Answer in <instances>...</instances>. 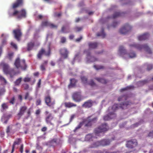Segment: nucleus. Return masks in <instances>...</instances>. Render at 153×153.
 <instances>
[{
	"mask_svg": "<svg viewBox=\"0 0 153 153\" xmlns=\"http://www.w3.org/2000/svg\"><path fill=\"white\" fill-rule=\"evenodd\" d=\"M131 102L127 101L122 102L118 105L117 104H114L111 107H109L108 111H110L108 115L105 116L103 117V120H108L111 119L115 118L116 116V114L114 113L119 108L122 109H125L127 106L131 104Z\"/></svg>",
	"mask_w": 153,
	"mask_h": 153,
	"instance_id": "1",
	"label": "nucleus"
},
{
	"mask_svg": "<svg viewBox=\"0 0 153 153\" xmlns=\"http://www.w3.org/2000/svg\"><path fill=\"white\" fill-rule=\"evenodd\" d=\"M1 65L3 67V71L4 73L10 75L11 78H13L16 75L17 73L15 71L14 68H10L9 65L7 64L2 62Z\"/></svg>",
	"mask_w": 153,
	"mask_h": 153,
	"instance_id": "2",
	"label": "nucleus"
},
{
	"mask_svg": "<svg viewBox=\"0 0 153 153\" xmlns=\"http://www.w3.org/2000/svg\"><path fill=\"white\" fill-rule=\"evenodd\" d=\"M8 14L9 16L10 17L16 16L17 18L18 19L25 18L26 17V12L24 9H22L19 11L14 10L13 13L9 12Z\"/></svg>",
	"mask_w": 153,
	"mask_h": 153,
	"instance_id": "3",
	"label": "nucleus"
},
{
	"mask_svg": "<svg viewBox=\"0 0 153 153\" xmlns=\"http://www.w3.org/2000/svg\"><path fill=\"white\" fill-rule=\"evenodd\" d=\"M14 65L16 68H20L24 70H25L27 67L25 60L24 59L21 60L19 57L16 59Z\"/></svg>",
	"mask_w": 153,
	"mask_h": 153,
	"instance_id": "4",
	"label": "nucleus"
},
{
	"mask_svg": "<svg viewBox=\"0 0 153 153\" xmlns=\"http://www.w3.org/2000/svg\"><path fill=\"white\" fill-rule=\"evenodd\" d=\"M130 47H134L139 50H141L142 49H144L146 52L149 54H152V51L150 48L147 45H140L138 44L134 43L130 45Z\"/></svg>",
	"mask_w": 153,
	"mask_h": 153,
	"instance_id": "5",
	"label": "nucleus"
},
{
	"mask_svg": "<svg viewBox=\"0 0 153 153\" xmlns=\"http://www.w3.org/2000/svg\"><path fill=\"white\" fill-rule=\"evenodd\" d=\"M108 127L106 123L102 124L98 127L95 128L94 132L96 135L99 136V134L108 130Z\"/></svg>",
	"mask_w": 153,
	"mask_h": 153,
	"instance_id": "6",
	"label": "nucleus"
},
{
	"mask_svg": "<svg viewBox=\"0 0 153 153\" xmlns=\"http://www.w3.org/2000/svg\"><path fill=\"white\" fill-rule=\"evenodd\" d=\"M45 100L46 105L51 109L54 108V105L55 104V101L52 100L50 96L48 95L45 97Z\"/></svg>",
	"mask_w": 153,
	"mask_h": 153,
	"instance_id": "7",
	"label": "nucleus"
},
{
	"mask_svg": "<svg viewBox=\"0 0 153 153\" xmlns=\"http://www.w3.org/2000/svg\"><path fill=\"white\" fill-rule=\"evenodd\" d=\"M13 33L14 38L18 41H19L21 39V38L22 35V33L21 29L19 28L13 30Z\"/></svg>",
	"mask_w": 153,
	"mask_h": 153,
	"instance_id": "8",
	"label": "nucleus"
},
{
	"mask_svg": "<svg viewBox=\"0 0 153 153\" xmlns=\"http://www.w3.org/2000/svg\"><path fill=\"white\" fill-rule=\"evenodd\" d=\"M45 114L46 115L45 121L47 124H50L51 125H53V124L51 122V121L53 119V117L52 114L49 113L48 111H46Z\"/></svg>",
	"mask_w": 153,
	"mask_h": 153,
	"instance_id": "9",
	"label": "nucleus"
},
{
	"mask_svg": "<svg viewBox=\"0 0 153 153\" xmlns=\"http://www.w3.org/2000/svg\"><path fill=\"white\" fill-rule=\"evenodd\" d=\"M137 145V143L136 139H133L126 141V146L129 148H133Z\"/></svg>",
	"mask_w": 153,
	"mask_h": 153,
	"instance_id": "10",
	"label": "nucleus"
},
{
	"mask_svg": "<svg viewBox=\"0 0 153 153\" xmlns=\"http://www.w3.org/2000/svg\"><path fill=\"white\" fill-rule=\"evenodd\" d=\"M131 27L128 24H126L120 30V33L122 34H125L131 29Z\"/></svg>",
	"mask_w": 153,
	"mask_h": 153,
	"instance_id": "11",
	"label": "nucleus"
},
{
	"mask_svg": "<svg viewBox=\"0 0 153 153\" xmlns=\"http://www.w3.org/2000/svg\"><path fill=\"white\" fill-rule=\"evenodd\" d=\"M114 140V138H112L111 139H104L100 141V146H106L110 144L111 142Z\"/></svg>",
	"mask_w": 153,
	"mask_h": 153,
	"instance_id": "12",
	"label": "nucleus"
},
{
	"mask_svg": "<svg viewBox=\"0 0 153 153\" xmlns=\"http://www.w3.org/2000/svg\"><path fill=\"white\" fill-rule=\"evenodd\" d=\"M73 100L76 102H79L81 100L80 93L79 92L74 93L72 95Z\"/></svg>",
	"mask_w": 153,
	"mask_h": 153,
	"instance_id": "13",
	"label": "nucleus"
},
{
	"mask_svg": "<svg viewBox=\"0 0 153 153\" xmlns=\"http://www.w3.org/2000/svg\"><path fill=\"white\" fill-rule=\"evenodd\" d=\"M27 109V106L25 105L21 106L20 107L19 112L17 114L18 120H19L21 117L24 115Z\"/></svg>",
	"mask_w": 153,
	"mask_h": 153,
	"instance_id": "14",
	"label": "nucleus"
},
{
	"mask_svg": "<svg viewBox=\"0 0 153 153\" xmlns=\"http://www.w3.org/2000/svg\"><path fill=\"white\" fill-rule=\"evenodd\" d=\"M23 0H16V2L14 3L12 5V8L15 9L23 5Z\"/></svg>",
	"mask_w": 153,
	"mask_h": 153,
	"instance_id": "15",
	"label": "nucleus"
},
{
	"mask_svg": "<svg viewBox=\"0 0 153 153\" xmlns=\"http://www.w3.org/2000/svg\"><path fill=\"white\" fill-rule=\"evenodd\" d=\"M93 102L91 100H89L85 102L82 105V107L85 108H89L91 107L93 105Z\"/></svg>",
	"mask_w": 153,
	"mask_h": 153,
	"instance_id": "16",
	"label": "nucleus"
},
{
	"mask_svg": "<svg viewBox=\"0 0 153 153\" xmlns=\"http://www.w3.org/2000/svg\"><path fill=\"white\" fill-rule=\"evenodd\" d=\"M22 139L20 138H17L16 139L15 141L13 143L12 145V150L11 153H13L14 151L15 146L16 145H19L21 142Z\"/></svg>",
	"mask_w": 153,
	"mask_h": 153,
	"instance_id": "17",
	"label": "nucleus"
},
{
	"mask_svg": "<svg viewBox=\"0 0 153 153\" xmlns=\"http://www.w3.org/2000/svg\"><path fill=\"white\" fill-rule=\"evenodd\" d=\"M60 52L61 55L65 58H66L67 57L68 52L66 48H63L61 49L60 51Z\"/></svg>",
	"mask_w": 153,
	"mask_h": 153,
	"instance_id": "18",
	"label": "nucleus"
},
{
	"mask_svg": "<svg viewBox=\"0 0 153 153\" xmlns=\"http://www.w3.org/2000/svg\"><path fill=\"white\" fill-rule=\"evenodd\" d=\"M149 37V34L147 33H145L138 36V39L139 41L145 40L147 39Z\"/></svg>",
	"mask_w": 153,
	"mask_h": 153,
	"instance_id": "19",
	"label": "nucleus"
},
{
	"mask_svg": "<svg viewBox=\"0 0 153 153\" xmlns=\"http://www.w3.org/2000/svg\"><path fill=\"white\" fill-rule=\"evenodd\" d=\"M119 51L120 55L122 56H123L124 55L127 54L126 50L122 46H120L119 49Z\"/></svg>",
	"mask_w": 153,
	"mask_h": 153,
	"instance_id": "20",
	"label": "nucleus"
},
{
	"mask_svg": "<svg viewBox=\"0 0 153 153\" xmlns=\"http://www.w3.org/2000/svg\"><path fill=\"white\" fill-rule=\"evenodd\" d=\"M70 83L68 85V88H70L75 86L77 82V80L74 79H70Z\"/></svg>",
	"mask_w": 153,
	"mask_h": 153,
	"instance_id": "21",
	"label": "nucleus"
},
{
	"mask_svg": "<svg viewBox=\"0 0 153 153\" xmlns=\"http://www.w3.org/2000/svg\"><path fill=\"white\" fill-rule=\"evenodd\" d=\"M61 31L63 33H67L70 32V29L68 26H63L61 29Z\"/></svg>",
	"mask_w": 153,
	"mask_h": 153,
	"instance_id": "22",
	"label": "nucleus"
},
{
	"mask_svg": "<svg viewBox=\"0 0 153 153\" xmlns=\"http://www.w3.org/2000/svg\"><path fill=\"white\" fill-rule=\"evenodd\" d=\"M64 105L65 107L67 108H71L72 107H75L76 106V105L71 102H65Z\"/></svg>",
	"mask_w": 153,
	"mask_h": 153,
	"instance_id": "23",
	"label": "nucleus"
},
{
	"mask_svg": "<svg viewBox=\"0 0 153 153\" xmlns=\"http://www.w3.org/2000/svg\"><path fill=\"white\" fill-rule=\"evenodd\" d=\"M97 120V117H92V115L88 117L87 118V120H90L93 124L96 123Z\"/></svg>",
	"mask_w": 153,
	"mask_h": 153,
	"instance_id": "24",
	"label": "nucleus"
},
{
	"mask_svg": "<svg viewBox=\"0 0 153 153\" xmlns=\"http://www.w3.org/2000/svg\"><path fill=\"white\" fill-rule=\"evenodd\" d=\"M34 43L33 42H30L27 44V50L28 51H30L32 49L34 46Z\"/></svg>",
	"mask_w": 153,
	"mask_h": 153,
	"instance_id": "25",
	"label": "nucleus"
},
{
	"mask_svg": "<svg viewBox=\"0 0 153 153\" xmlns=\"http://www.w3.org/2000/svg\"><path fill=\"white\" fill-rule=\"evenodd\" d=\"M94 138H95V137L92 134H88L86 136L85 140L87 141H90L93 140Z\"/></svg>",
	"mask_w": 153,
	"mask_h": 153,
	"instance_id": "26",
	"label": "nucleus"
},
{
	"mask_svg": "<svg viewBox=\"0 0 153 153\" xmlns=\"http://www.w3.org/2000/svg\"><path fill=\"white\" fill-rule=\"evenodd\" d=\"M45 52V50L43 48L41 49L40 51H39L38 54H37V58L39 59H41L42 58V55Z\"/></svg>",
	"mask_w": 153,
	"mask_h": 153,
	"instance_id": "27",
	"label": "nucleus"
},
{
	"mask_svg": "<svg viewBox=\"0 0 153 153\" xmlns=\"http://www.w3.org/2000/svg\"><path fill=\"white\" fill-rule=\"evenodd\" d=\"M97 45L98 44L97 42H91L88 44L89 49L95 48L97 47Z\"/></svg>",
	"mask_w": 153,
	"mask_h": 153,
	"instance_id": "28",
	"label": "nucleus"
},
{
	"mask_svg": "<svg viewBox=\"0 0 153 153\" xmlns=\"http://www.w3.org/2000/svg\"><path fill=\"white\" fill-rule=\"evenodd\" d=\"M94 79L97 80L98 82L102 83L105 84L106 83L108 82L107 80L105 79L104 78L96 77Z\"/></svg>",
	"mask_w": 153,
	"mask_h": 153,
	"instance_id": "29",
	"label": "nucleus"
},
{
	"mask_svg": "<svg viewBox=\"0 0 153 153\" xmlns=\"http://www.w3.org/2000/svg\"><path fill=\"white\" fill-rule=\"evenodd\" d=\"M100 146V141H98L93 143L91 145L89 146V148H95Z\"/></svg>",
	"mask_w": 153,
	"mask_h": 153,
	"instance_id": "30",
	"label": "nucleus"
},
{
	"mask_svg": "<svg viewBox=\"0 0 153 153\" xmlns=\"http://www.w3.org/2000/svg\"><path fill=\"white\" fill-rule=\"evenodd\" d=\"M123 13H121L120 12H116L113 14L112 18L114 19L120 16H122Z\"/></svg>",
	"mask_w": 153,
	"mask_h": 153,
	"instance_id": "31",
	"label": "nucleus"
},
{
	"mask_svg": "<svg viewBox=\"0 0 153 153\" xmlns=\"http://www.w3.org/2000/svg\"><path fill=\"white\" fill-rule=\"evenodd\" d=\"M104 29L102 28L101 31L100 33H98L97 34V36H101L102 38H104L105 36V34L104 32Z\"/></svg>",
	"mask_w": 153,
	"mask_h": 153,
	"instance_id": "32",
	"label": "nucleus"
},
{
	"mask_svg": "<svg viewBox=\"0 0 153 153\" xmlns=\"http://www.w3.org/2000/svg\"><path fill=\"white\" fill-rule=\"evenodd\" d=\"M89 57H90V59L89 60V61L90 62H93L97 60V59L94 57L90 56V53H87V58L88 59H89Z\"/></svg>",
	"mask_w": 153,
	"mask_h": 153,
	"instance_id": "33",
	"label": "nucleus"
},
{
	"mask_svg": "<svg viewBox=\"0 0 153 153\" xmlns=\"http://www.w3.org/2000/svg\"><path fill=\"white\" fill-rule=\"evenodd\" d=\"M50 22L47 21H43L41 24L42 27H49L50 24Z\"/></svg>",
	"mask_w": 153,
	"mask_h": 153,
	"instance_id": "34",
	"label": "nucleus"
},
{
	"mask_svg": "<svg viewBox=\"0 0 153 153\" xmlns=\"http://www.w3.org/2000/svg\"><path fill=\"white\" fill-rule=\"evenodd\" d=\"M134 88V86H127L126 87L124 88L121 89L120 90V91L121 92H123V91H127L129 89H131Z\"/></svg>",
	"mask_w": 153,
	"mask_h": 153,
	"instance_id": "35",
	"label": "nucleus"
},
{
	"mask_svg": "<svg viewBox=\"0 0 153 153\" xmlns=\"http://www.w3.org/2000/svg\"><path fill=\"white\" fill-rule=\"evenodd\" d=\"M22 81V78L20 77L17 79L14 82L15 85V86L19 85Z\"/></svg>",
	"mask_w": 153,
	"mask_h": 153,
	"instance_id": "36",
	"label": "nucleus"
},
{
	"mask_svg": "<svg viewBox=\"0 0 153 153\" xmlns=\"http://www.w3.org/2000/svg\"><path fill=\"white\" fill-rule=\"evenodd\" d=\"M128 98L127 95H124L121 96L118 98V101H120L122 100H127Z\"/></svg>",
	"mask_w": 153,
	"mask_h": 153,
	"instance_id": "37",
	"label": "nucleus"
},
{
	"mask_svg": "<svg viewBox=\"0 0 153 153\" xmlns=\"http://www.w3.org/2000/svg\"><path fill=\"white\" fill-rule=\"evenodd\" d=\"M83 125V122H80L77 126L76 127L75 129L74 130V132L78 131V130L80 129Z\"/></svg>",
	"mask_w": 153,
	"mask_h": 153,
	"instance_id": "38",
	"label": "nucleus"
},
{
	"mask_svg": "<svg viewBox=\"0 0 153 153\" xmlns=\"http://www.w3.org/2000/svg\"><path fill=\"white\" fill-rule=\"evenodd\" d=\"M144 65L147 66V69L148 71H150L153 68V66L152 64L146 63Z\"/></svg>",
	"mask_w": 153,
	"mask_h": 153,
	"instance_id": "39",
	"label": "nucleus"
},
{
	"mask_svg": "<svg viewBox=\"0 0 153 153\" xmlns=\"http://www.w3.org/2000/svg\"><path fill=\"white\" fill-rule=\"evenodd\" d=\"M128 55L130 58H133L136 56L135 53L133 52H130L128 54Z\"/></svg>",
	"mask_w": 153,
	"mask_h": 153,
	"instance_id": "40",
	"label": "nucleus"
},
{
	"mask_svg": "<svg viewBox=\"0 0 153 153\" xmlns=\"http://www.w3.org/2000/svg\"><path fill=\"white\" fill-rule=\"evenodd\" d=\"M81 79L82 82L84 83H87V78L84 76L81 77Z\"/></svg>",
	"mask_w": 153,
	"mask_h": 153,
	"instance_id": "41",
	"label": "nucleus"
},
{
	"mask_svg": "<svg viewBox=\"0 0 153 153\" xmlns=\"http://www.w3.org/2000/svg\"><path fill=\"white\" fill-rule=\"evenodd\" d=\"M94 68L97 70H99L101 69H103L104 68V67L102 65H94Z\"/></svg>",
	"mask_w": 153,
	"mask_h": 153,
	"instance_id": "42",
	"label": "nucleus"
},
{
	"mask_svg": "<svg viewBox=\"0 0 153 153\" xmlns=\"http://www.w3.org/2000/svg\"><path fill=\"white\" fill-rule=\"evenodd\" d=\"M49 27L51 28L57 29L58 26L50 22Z\"/></svg>",
	"mask_w": 153,
	"mask_h": 153,
	"instance_id": "43",
	"label": "nucleus"
},
{
	"mask_svg": "<svg viewBox=\"0 0 153 153\" xmlns=\"http://www.w3.org/2000/svg\"><path fill=\"white\" fill-rule=\"evenodd\" d=\"M15 101V97H13L9 101V103L13 105L14 104Z\"/></svg>",
	"mask_w": 153,
	"mask_h": 153,
	"instance_id": "44",
	"label": "nucleus"
},
{
	"mask_svg": "<svg viewBox=\"0 0 153 153\" xmlns=\"http://www.w3.org/2000/svg\"><path fill=\"white\" fill-rule=\"evenodd\" d=\"M1 107L3 110L8 108V106L7 104L5 103H4L2 104L1 105Z\"/></svg>",
	"mask_w": 153,
	"mask_h": 153,
	"instance_id": "45",
	"label": "nucleus"
},
{
	"mask_svg": "<svg viewBox=\"0 0 153 153\" xmlns=\"http://www.w3.org/2000/svg\"><path fill=\"white\" fill-rule=\"evenodd\" d=\"M0 80L4 82V84H6L7 83V82L5 79L2 76L0 75Z\"/></svg>",
	"mask_w": 153,
	"mask_h": 153,
	"instance_id": "46",
	"label": "nucleus"
},
{
	"mask_svg": "<svg viewBox=\"0 0 153 153\" xmlns=\"http://www.w3.org/2000/svg\"><path fill=\"white\" fill-rule=\"evenodd\" d=\"M88 122L85 124V126L86 127H91L92 125V123L90 120H87Z\"/></svg>",
	"mask_w": 153,
	"mask_h": 153,
	"instance_id": "47",
	"label": "nucleus"
},
{
	"mask_svg": "<svg viewBox=\"0 0 153 153\" xmlns=\"http://www.w3.org/2000/svg\"><path fill=\"white\" fill-rule=\"evenodd\" d=\"M25 100H27V99H29V100H30L32 99V98L29 97V93L28 92H27L25 95Z\"/></svg>",
	"mask_w": 153,
	"mask_h": 153,
	"instance_id": "48",
	"label": "nucleus"
},
{
	"mask_svg": "<svg viewBox=\"0 0 153 153\" xmlns=\"http://www.w3.org/2000/svg\"><path fill=\"white\" fill-rule=\"evenodd\" d=\"M66 41V39L64 37H62L61 38L60 42L62 43H65Z\"/></svg>",
	"mask_w": 153,
	"mask_h": 153,
	"instance_id": "49",
	"label": "nucleus"
},
{
	"mask_svg": "<svg viewBox=\"0 0 153 153\" xmlns=\"http://www.w3.org/2000/svg\"><path fill=\"white\" fill-rule=\"evenodd\" d=\"M24 145L22 144L21 145L20 147L19 148V151L21 153H23V152Z\"/></svg>",
	"mask_w": 153,
	"mask_h": 153,
	"instance_id": "50",
	"label": "nucleus"
},
{
	"mask_svg": "<svg viewBox=\"0 0 153 153\" xmlns=\"http://www.w3.org/2000/svg\"><path fill=\"white\" fill-rule=\"evenodd\" d=\"M89 85L91 86H93L96 85L95 83L92 80H91L89 82Z\"/></svg>",
	"mask_w": 153,
	"mask_h": 153,
	"instance_id": "51",
	"label": "nucleus"
},
{
	"mask_svg": "<svg viewBox=\"0 0 153 153\" xmlns=\"http://www.w3.org/2000/svg\"><path fill=\"white\" fill-rule=\"evenodd\" d=\"M62 15V14L61 13H57L56 12H55L54 13V16L55 17H59L60 16H61Z\"/></svg>",
	"mask_w": 153,
	"mask_h": 153,
	"instance_id": "52",
	"label": "nucleus"
},
{
	"mask_svg": "<svg viewBox=\"0 0 153 153\" xmlns=\"http://www.w3.org/2000/svg\"><path fill=\"white\" fill-rule=\"evenodd\" d=\"M75 29L76 32H79L82 30V28L81 27H76Z\"/></svg>",
	"mask_w": 153,
	"mask_h": 153,
	"instance_id": "53",
	"label": "nucleus"
},
{
	"mask_svg": "<svg viewBox=\"0 0 153 153\" xmlns=\"http://www.w3.org/2000/svg\"><path fill=\"white\" fill-rule=\"evenodd\" d=\"M30 79H31L30 78L26 77L24 78V80L25 82H28L30 81Z\"/></svg>",
	"mask_w": 153,
	"mask_h": 153,
	"instance_id": "54",
	"label": "nucleus"
},
{
	"mask_svg": "<svg viewBox=\"0 0 153 153\" xmlns=\"http://www.w3.org/2000/svg\"><path fill=\"white\" fill-rule=\"evenodd\" d=\"M27 117L26 118L27 119L31 115V111L30 109L28 110L27 111Z\"/></svg>",
	"mask_w": 153,
	"mask_h": 153,
	"instance_id": "55",
	"label": "nucleus"
},
{
	"mask_svg": "<svg viewBox=\"0 0 153 153\" xmlns=\"http://www.w3.org/2000/svg\"><path fill=\"white\" fill-rule=\"evenodd\" d=\"M11 45L15 49H16L17 48V45L16 44L14 43L13 42L11 43Z\"/></svg>",
	"mask_w": 153,
	"mask_h": 153,
	"instance_id": "56",
	"label": "nucleus"
},
{
	"mask_svg": "<svg viewBox=\"0 0 153 153\" xmlns=\"http://www.w3.org/2000/svg\"><path fill=\"white\" fill-rule=\"evenodd\" d=\"M41 104V100L40 99H38L36 101V105H40Z\"/></svg>",
	"mask_w": 153,
	"mask_h": 153,
	"instance_id": "57",
	"label": "nucleus"
},
{
	"mask_svg": "<svg viewBox=\"0 0 153 153\" xmlns=\"http://www.w3.org/2000/svg\"><path fill=\"white\" fill-rule=\"evenodd\" d=\"M40 68L41 70L42 71H45V65H44V64H42L41 65Z\"/></svg>",
	"mask_w": 153,
	"mask_h": 153,
	"instance_id": "58",
	"label": "nucleus"
},
{
	"mask_svg": "<svg viewBox=\"0 0 153 153\" xmlns=\"http://www.w3.org/2000/svg\"><path fill=\"white\" fill-rule=\"evenodd\" d=\"M75 117V115L74 114H72L71 116V118H70V120L69 123H71V122L72 121V120H73L74 119V118Z\"/></svg>",
	"mask_w": 153,
	"mask_h": 153,
	"instance_id": "59",
	"label": "nucleus"
},
{
	"mask_svg": "<svg viewBox=\"0 0 153 153\" xmlns=\"http://www.w3.org/2000/svg\"><path fill=\"white\" fill-rule=\"evenodd\" d=\"M41 112V110L40 109H38L37 110H36L35 112V114L36 115H38L39 114H40V113Z\"/></svg>",
	"mask_w": 153,
	"mask_h": 153,
	"instance_id": "60",
	"label": "nucleus"
},
{
	"mask_svg": "<svg viewBox=\"0 0 153 153\" xmlns=\"http://www.w3.org/2000/svg\"><path fill=\"white\" fill-rule=\"evenodd\" d=\"M118 25V23L117 22H114L112 26L113 27H115Z\"/></svg>",
	"mask_w": 153,
	"mask_h": 153,
	"instance_id": "61",
	"label": "nucleus"
},
{
	"mask_svg": "<svg viewBox=\"0 0 153 153\" xmlns=\"http://www.w3.org/2000/svg\"><path fill=\"white\" fill-rule=\"evenodd\" d=\"M148 136L149 137H153V131L150 132L148 135Z\"/></svg>",
	"mask_w": 153,
	"mask_h": 153,
	"instance_id": "62",
	"label": "nucleus"
},
{
	"mask_svg": "<svg viewBox=\"0 0 153 153\" xmlns=\"http://www.w3.org/2000/svg\"><path fill=\"white\" fill-rule=\"evenodd\" d=\"M24 87L25 90H27L29 88V85L27 84H25L24 85Z\"/></svg>",
	"mask_w": 153,
	"mask_h": 153,
	"instance_id": "63",
	"label": "nucleus"
},
{
	"mask_svg": "<svg viewBox=\"0 0 153 153\" xmlns=\"http://www.w3.org/2000/svg\"><path fill=\"white\" fill-rule=\"evenodd\" d=\"M140 82L143 84H146L148 82V81L146 80H143L140 81Z\"/></svg>",
	"mask_w": 153,
	"mask_h": 153,
	"instance_id": "64",
	"label": "nucleus"
}]
</instances>
